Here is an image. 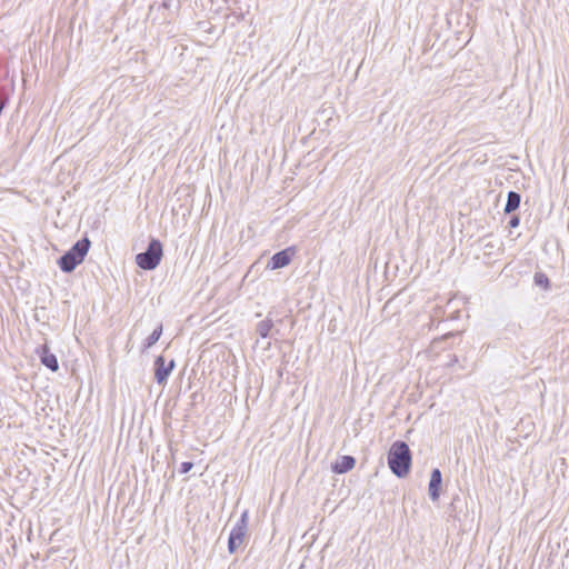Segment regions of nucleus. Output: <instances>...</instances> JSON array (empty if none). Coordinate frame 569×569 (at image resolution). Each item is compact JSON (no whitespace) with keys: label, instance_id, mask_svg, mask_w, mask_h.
I'll list each match as a JSON object with an SVG mask.
<instances>
[{"label":"nucleus","instance_id":"9","mask_svg":"<svg viewBox=\"0 0 569 569\" xmlns=\"http://www.w3.org/2000/svg\"><path fill=\"white\" fill-rule=\"evenodd\" d=\"M356 465V459L352 456H341L332 466L331 470L335 473L342 475L350 471Z\"/></svg>","mask_w":569,"mask_h":569},{"label":"nucleus","instance_id":"12","mask_svg":"<svg viewBox=\"0 0 569 569\" xmlns=\"http://www.w3.org/2000/svg\"><path fill=\"white\" fill-rule=\"evenodd\" d=\"M162 335V325H158L157 328L151 332V335L144 340L142 345V352L151 348L154 343L158 342Z\"/></svg>","mask_w":569,"mask_h":569},{"label":"nucleus","instance_id":"14","mask_svg":"<svg viewBox=\"0 0 569 569\" xmlns=\"http://www.w3.org/2000/svg\"><path fill=\"white\" fill-rule=\"evenodd\" d=\"M192 467H193V462H191V461H184V462H182V463L180 465L179 472H180L181 475L187 473V472H189V471L192 469Z\"/></svg>","mask_w":569,"mask_h":569},{"label":"nucleus","instance_id":"3","mask_svg":"<svg viewBox=\"0 0 569 569\" xmlns=\"http://www.w3.org/2000/svg\"><path fill=\"white\" fill-rule=\"evenodd\" d=\"M163 256V247L160 240L152 238L147 249L136 256V263L139 268L150 271L154 270Z\"/></svg>","mask_w":569,"mask_h":569},{"label":"nucleus","instance_id":"2","mask_svg":"<svg viewBox=\"0 0 569 569\" xmlns=\"http://www.w3.org/2000/svg\"><path fill=\"white\" fill-rule=\"evenodd\" d=\"M91 242L84 237L78 240L59 259L58 266L66 273L72 272L83 260L90 249Z\"/></svg>","mask_w":569,"mask_h":569},{"label":"nucleus","instance_id":"11","mask_svg":"<svg viewBox=\"0 0 569 569\" xmlns=\"http://www.w3.org/2000/svg\"><path fill=\"white\" fill-rule=\"evenodd\" d=\"M273 321L271 319H264L257 323L256 331L262 338H269L272 336Z\"/></svg>","mask_w":569,"mask_h":569},{"label":"nucleus","instance_id":"16","mask_svg":"<svg viewBox=\"0 0 569 569\" xmlns=\"http://www.w3.org/2000/svg\"><path fill=\"white\" fill-rule=\"evenodd\" d=\"M457 361H458V358H457V356H455V355H453V356L451 357V359H450V361H449V363H448V365H449V366H451V365L456 363Z\"/></svg>","mask_w":569,"mask_h":569},{"label":"nucleus","instance_id":"6","mask_svg":"<svg viewBox=\"0 0 569 569\" xmlns=\"http://www.w3.org/2000/svg\"><path fill=\"white\" fill-rule=\"evenodd\" d=\"M295 254L293 248H286L276 252L268 262V268L271 270L281 269L288 266Z\"/></svg>","mask_w":569,"mask_h":569},{"label":"nucleus","instance_id":"8","mask_svg":"<svg viewBox=\"0 0 569 569\" xmlns=\"http://www.w3.org/2000/svg\"><path fill=\"white\" fill-rule=\"evenodd\" d=\"M37 352L39 353L41 363L47 367L52 372L58 371L59 369V362L52 352H50V349L48 345H42L38 348Z\"/></svg>","mask_w":569,"mask_h":569},{"label":"nucleus","instance_id":"13","mask_svg":"<svg viewBox=\"0 0 569 569\" xmlns=\"http://www.w3.org/2000/svg\"><path fill=\"white\" fill-rule=\"evenodd\" d=\"M535 283L547 288L549 286V279L545 273L538 272L535 274Z\"/></svg>","mask_w":569,"mask_h":569},{"label":"nucleus","instance_id":"15","mask_svg":"<svg viewBox=\"0 0 569 569\" xmlns=\"http://www.w3.org/2000/svg\"><path fill=\"white\" fill-rule=\"evenodd\" d=\"M520 224V218L518 214H513L510 217L509 221H508V227L510 229H513V228H517L518 226Z\"/></svg>","mask_w":569,"mask_h":569},{"label":"nucleus","instance_id":"5","mask_svg":"<svg viewBox=\"0 0 569 569\" xmlns=\"http://www.w3.org/2000/svg\"><path fill=\"white\" fill-rule=\"evenodd\" d=\"M176 367V362L171 359L168 363H166V359L163 356H158L154 359V379L158 385H164Z\"/></svg>","mask_w":569,"mask_h":569},{"label":"nucleus","instance_id":"7","mask_svg":"<svg viewBox=\"0 0 569 569\" xmlns=\"http://www.w3.org/2000/svg\"><path fill=\"white\" fill-rule=\"evenodd\" d=\"M442 486V475L438 468L432 469L428 486L429 498L436 502L439 500Z\"/></svg>","mask_w":569,"mask_h":569},{"label":"nucleus","instance_id":"1","mask_svg":"<svg viewBox=\"0 0 569 569\" xmlns=\"http://www.w3.org/2000/svg\"><path fill=\"white\" fill-rule=\"evenodd\" d=\"M411 451L409 446L401 440L392 443L388 452V466L398 478L406 477L411 467Z\"/></svg>","mask_w":569,"mask_h":569},{"label":"nucleus","instance_id":"4","mask_svg":"<svg viewBox=\"0 0 569 569\" xmlns=\"http://www.w3.org/2000/svg\"><path fill=\"white\" fill-rule=\"evenodd\" d=\"M248 520L249 513L248 510H244L241 513L240 519L236 522L232 528L229 539H228V550L230 553H234L240 545L243 542V539L248 529Z\"/></svg>","mask_w":569,"mask_h":569},{"label":"nucleus","instance_id":"10","mask_svg":"<svg viewBox=\"0 0 569 569\" xmlns=\"http://www.w3.org/2000/svg\"><path fill=\"white\" fill-rule=\"evenodd\" d=\"M521 202V194L517 191H509L507 196V202L505 204V213L510 214L515 212Z\"/></svg>","mask_w":569,"mask_h":569}]
</instances>
